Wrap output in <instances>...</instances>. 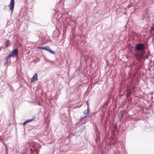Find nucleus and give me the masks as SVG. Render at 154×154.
<instances>
[{
    "instance_id": "7",
    "label": "nucleus",
    "mask_w": 154,
    "mask_h": 154,
    "mask_svg": "<svg viewBox=\"0 0 154 154\" xmlns=\"http://www.w3.org/2000/svg\"><path fill=\"white\" fill-rule=\"evenodd\" d=\"M35 119H36V118H33V119H31L27 120H26V121H25V122H24L23 123V124L24 125H25L26 123H29V122H31L32 121L34 120H35Z\"/></svg>"
},
{
    "instance_id": "2",
    "label": "nucleus",
    "mask_w": 154,
    "mask_h": 154,
    "mask_svg": "<svg viewBox=\"0 0 154 154\" xmlns=\"http://www.w3.org/2000/svg\"><path fill=\"white\" fill-rule=\"evenodd\" d=\"M38 48L40 49H41L45 50L48 51H49L50 53H51L52 54H55V52L54 51L51 50L50 49L49 47H39Z\"/></svg>"
},
{
    "instance_id": "1",
    "label": "nucleus",
    "mask_w": 154,
    "mask_h": 154,
    "mask_svg": "<svg viewBox=\"0 0 154 154\" xmlns=\"http://www.w3.org/2000/svg\"><path fill=\"white\" fill-rule=\"evenodd\" d=\"M145 48L144 45L142 43L137 44L135 47V49L137 51H141L144 50Z\"/></svg>"
},
{
    "instance_id": "3",
    "label": "nucleus",
    "mask_w": 154,
    "mask_h": 154,
    "mask_svg": "<svg viewBox=\"0 0 154 154\" xmlns=\"http://www.w3.org/2000/svg\"><path fill=\"white\" fill-rule=\"evenodd\" d=\"M83 114L85 116L83 118H82L81 119V120H82V119H84L88 117V116L90 113H89V107H88V108L86 110H85L83 112Z\"/></svg>"
},
{
    "instance_id": "4",
    "label": "nucleus",
    "mask_w": 154,
    "mask_h": 154,
    "mask_svg": "<svg viewBox=\"0 0 154 154\" xmlns=\"http://www.w3.org/2000/svg\"><path fill=\"white\" fill-rule=\"evenodd\" d=\"M18 51V50L16 49H15L13 50L11 54H9V55H8V57H10L12 56L14 57L16 56L17 54Z\"/></svg>"
},
{
    "instance_id": "5",
    "label": "nucleus",
    "mask_w": 154,
    "mask_h": 154,
    "mask_svg": "<svg viewBox=\"0 0 154 154\" xmlns=\"http://www.w3.org/2000/svg\"><path fill=\"white\" fill-rule=\"evenodd\" d=\"M38 80L37 74L36 73L33 75V77L31 78L30 82L33 83L35 81H37Z\"/></svg>"
},
{
    "instance_id": "12",
    "label": "nucleus",
    "mask_w": 154,
    "mask_h": 154,
    "mask_svg": "<svg viewBox=\"0 0 154 154\" xmlns=\"http://www.w3.org/2000/svg\"><path fill=\"white\" fill-rule=\"evenodd\" d=\"M6 8H8V6H6Z\"/></svg>"
},
{
    "instance_id": "9",
    "label": "nucleus",
    "mask_w": 154,
    "mask_h": 154,
    "mask_svg": "<svg viewBox=\"0 0 154 154\" xmlns=\"http://www.w3.org/2000/svg\"><path fill=\"white\" fill-rule=\"evenodd\" d=\"M132 4L131 3H130L127 6V8L129 9L130 8V7H132Z\"/></svg>"
},
{
    "instance_id": "8",
    "label": "nucleus",
    "mask_w": 154,
    "mask_h": 154,
    "mask_svg": "<svg viewBox=\"0 0 154 154\" xmlns=\"http://www.w3.org/2000/svg\"><path fill=\"white\" fill-rule=\"evenodd\" d=\"M135 56L138 60H141L142 57V55L138 53L136 54Z\"/></svg>"
},
{
    "instance_id": "10",
    "label": "nucleus",
    "mask_w": 154,
    "mask_h": 154,
    "mask_svg": "<svg viewBox=\"0 0 154 154\" xmlns=\"http://www.w3.org/2000/svg\"><path fill=\"white\" fill-rule=\"evenodd\" d=\"M154 30V28L153 27H151V29L150 30V33H151Z\"/></svg>"
},
{
    "instance_id": "6",
    "label": "nucleus",
    "mask_w": 154,
    "mask_h": 154,
    "mask_svg": "<svg viewBox=\"0 0 154 154\" xmlns=\"http://www.w3.org/2000/svg\"><path fill=\"white\" fill-rule=\"evenodd\" d=\"M14 5V0H11L10 4L8 5L10 10H13Z\"/></svg>"
},
{
    "instance_id": "11",
    "label": "nucleus",
    "mask_w": 154,
    "mask_h": 154,
    "mask_svg": "<svg viewBox=\"0 0 154 154\" xmlns=\"http://www.w3.org/2000/svg\"><path fill=\"white\" fill-rule=\"evenodd\" d=\"M9 57H8V56H7V58H6V61H7Z\"/></svg>"
}]
</instances>
